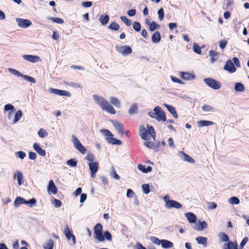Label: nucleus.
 <instances>
[{
  "mask_svg": "<svg viewBox=\"0 0 249 249\" xmlns=\"http://www.w3.org/2000/svg\"><path fill=\"white\" fill-rule=\"evenodd\" d=\"M93 99L95 104L99 106L103 110L111 114H115V109L105 98L98 95L94 94Z\"/></svg>",
  "mask_w": 249,
  "mask_h": 249,
  "instance_id": "nucleus-1",
  "label": "nucleus"
},
{
  "mask_svg": "<svg viewBox=\"0 0 249 249\" xmlns=\"http://www.w3.org/2000/svg\"><path fill=\"white\" fill-rule=\"evenodd\" d=\"M151 242L157 245H161V247L163 249H168L173 248L174 246L173 243L169 240L165 239L160 240L158 238L153 236L150 238Z\"/></svg>",
  "mask_w": 249,
  "mask_h": 249,
  "instance_id": "nucleus-2",
  "label": "nucleus"
},
{
  "mask_svg": "<svg viewBox=\"0 0 249 249\" xmlns=\"http://www.w3.org/2000/svg\"><path fill=\"white\" fill-rule=\"evenodd\" d=\"M153 110L154 112H156V115H155V119H156L158 122L166 121L165 113L160 107H156L154 108Z\"/></svg>",
  "mask_w": 249,
  "mask_h": 249,
  "instance_id": "nucleus-3",
  "label": "nucleus"
},
{
  "mask_svg": "<svg viewBox=\"0 0 249 249\" xmlns=\"http://www.w3.org/2000/svg\"><path fill=\"white\" fill-rule=\"evenodd\" d=\"M204 81L207 85L214 89H219L221 87V83L219 82L213 78H205Z\"/></svg>",
  "mask_w": 249,
  "mask_h": 249,
  "instance_id": "nucleus-4",
  "label": "nucleus"
},
{
  "mask_svg": "<svg viewBox=\"0 0 249 249\" xmlns=\"http://www.w3.org/2000/svg\"><path fill=\"white\" fill-rule=\"evenodd\" d=\"M72 142L74 147L78 150L81 153L84 154L86 152V148L83 146L79 140L74 136H71Z\"/></svg>",
  "mask_w": 249,
  "mask_h": 249,
  "instance_id": "nucleus-5",
  "label": "nucleus"
},
{
  "mask_svg": "<svg viewBox=\"0 0 249 249\" xmlns=\"http://www.w3.org/2000/svg\"><path fill=\"white\" fill-rule=\"evenodd\" d=\"M115 49L118 53L123 55L130 54L132 52L131 48L127 45H116Z\"/></svg>",
  "mask_w": 249,
  "mask_h": 249,
  "instance_id": "nucleus-6",
  "label": "nucleus"
},
{
  "mask_svg": "<svg viewBox=\"0 0 249 249\" xmlns=\"http://www.w3.org/2000/svg\"><path fill=\"white\" fill-rule=\"evenodd\" d=\"M16 22L18 27L22 28H27L32 24L30 20L21 18H17Z\"/></svg>",
  "mask_w": 249,
  "mask_h": 249,
  "instance_id": "nucleus-7",
  "label": "nucleus"
},
{
  "mask_svg": "<svg viewBox=\"0 0 249 249\" xmlns=\"http://www.w3.org/2000/svg\"><path fill=\"white\" fill-rule=\"evenodd\" d=\"M178 155L179 156V157L181 158V160H183L188 162L189 163H194L195 162V160L193 158L191 157L189 155H187V154L185 153L183 151H179L178 152Z\"/></svg>",
  "mask_w": 249,
  "mask_h": 249,
  "instance_id": "nucleus-8",
  "label": "nucleus"
},
{
  "mask_svg": "<svg viewBox=\"0 0 249 249\" xmlns=\"http://www.w3.org/2000/svg\"><path fill=\"white\" fill-rule=\"evenodd\" d=\"M64 233L68 240H72L73 244H75L76 238L75 236L71 233L70 229L68 226H66L64 229Z\"/></svg>",
  "mask_w": 249,
  "mask_h": 249,
  "instance_id": "nucleus-9",
  "label": "nucleus"
},
{
  "mask_svg": "<svg viewBox=\"0 0 249 249\" xmlns=\"http://www.w3.org/2000/svg\"><path fill=\"white\" fill-rule=\"evenodd\" d=\"M89 166L91 172V176L92 178H94L98 170V163L97 162H91L89 163Z\"/></svg>",
  "mask_w": 249,
  "mask_h": 249,
  "instance_id": "nucleus-10",
  "label": "nucleus"
},
{
  "mask_svg": "<svg viewBox=\"0 0 249 249\" xmlns=\"http://www.w3.org/2000/svg\"><path fill=\"white\" fill-rule=\"evenodd\" d=\"M22 57L26 61L32 63H36L40 60V57L37 55L24 54L22 55Z\"/></svg>",
  "mask_w": 249,
  "mask_h": 249,
  "instance_id": "nucleus-11",
  "label": "nucleus"
},
{
  "mask_svg": "<svg viewBox=\"0 0 249 249\" xmlns=\"http://www.w3.org/2000/svg\"><path fill=\"white\" fill-rule=\"evenodd\" d=\"M224 69L231 73H233L236 71V68L231 60H228L226 62Z\"/></svg>",
  "mask_w": 249,
  "mask_h": 249,
  "instance_id": "nucleus-12",
  "label": "nucleus"
},
{
  "mask_svg": "<svg viewBox=\"0 0 249 249\" xmlns=\"http://www.w3.org/2000/svg\"><path fill=\"white\" fill-rule=\"evenodd\" d=\"M112 124L115 127V129L122 135L124 132V129L122 124L116 121H112Z\"/></svg>",
  "mask_w": 249,
  "mask_h": 249,
  "instance_id": "nucleus-13",
  "label": "nucleus"
},
{
  "mask_svg": "<svg viewBox=\"0 0 249 249\" xmlns=\"http://www.w3.org/2000/svg\"><path fill=\"white\" fill-rule=\"evenodd\" d=\"M207 224L205 221H199L196 223L194 228L197 231H202L207 227Z\"/></svg>",
  "mask_w": 249,
  "mask_h": 249,
  "instance_id": "nucleus-14",
  "label": "nucleus"
},
{
  "mask_svg": "<svg viewBox=\"0 0 249 249\" xmlns=\"http://www.w3.org/2000/svg\"><path fill=\"white\" fill-rule=\"evenodd\" d=\"M179 75L182 79L186 80H191L195 78V75L189 72L180 71Z\"/></svg>",
  "mask_w": 249,
  "mask_h": 249,
  "instance_id": "nucleus-15",
  "label": "nucleus"
},
{
  "mask_svg": "<svg viewBox=\"0 0 249 249\" xmlns=\"http://www.w3.org/2000/svg\"><path fill=\"white\" fill-rule=\"evenodd\" d=\"M181 207L182 205L178 202L174 200H172L171 201H170L169 203H168L167 206L166 207V208L168 209L173 208L178 209Z\"/></svg>",
  "mask_w": 249,
  "mask_h": 249,
  "instance_id": "nucleus-16",
  "label": "nucleus"
},
{
  "mask_svg": "<svg viewBox=\"0 0 249 249\" xmlns=\"http://www.w3.org/2000/svg\"><path fill=\"white\" fill-rule=\"evenodd\" d=\"M223 249H238V244L236 242L229 241L223 246Z\"/></svg>",
  "mask_w": 249,
  "mask_h": 249,
  "instance_id": "nucleus-17",
  "label": "nucleus"
},
{
  "mask_svg": "<svg viewBox=\"0 0 249 249\" xmlns=\"http://www.w3.org/2000/svg\"><path fill=\"white\" fill-rule=\"evenodd\" d=\"M49 193H52L53 194H56L57 193V189L52 180L49 181V185L47 188Z\"/></svg>",
  "mask_w": 249,
  "mask_h": 249,
  "instance_id": "nucleus-18",
  "label": "nucleus"
},
{
  "mask_svg": "<svg viewBox=\"0 0 249 249\" xmlns=\"http://www.w3.org/2000/svg\"><path fill=\"white\" fill-rule=\"evenodd\" d=\"M35 150L41 156L44 157L46 155V151L40 147L37 143H35L33 145Z\"/></svg>",
  "mask_w": 249,
  "mask_h": 249,
  "instance_id": "nucleus-19",
  "label": "nucleus"
},
{
  "mask_svg": "<svg viewBox=\"0 0 249 249\" xmlns=\"http://www.w3.org/2000/svg\"><path fill=\"white\" fill-rule=\"evenodd\" d=\"M140 135L141 138L144 140H148L149 138H148V133L147 131L143 126H141L140 127Z\"/></svg>",
  "mask_w": 249,
  "mask_h": 249,
  "instance_id": "nucleus-20",
  "label": "nucleus"
},
{
  "mask_svg": "<svg viewBox=\"0 0 249 249\" xmlns=\"http://www.w3.org/2000/svg\"><path fill=\"white\" fill-rule=\"evenodd\" d=\"M14 178L15 179H17L18 183L19 186L22 184V181L23 179V175L21 172L17 171L14 173Z\"/></svg>",
  "mask_w": 249,
  "mask_h": 249,
  "instance_id": "nucleus-21",
  "label": "nucleus"
},
{
  "mask_svg": "<svg viewBox=\"0 0 249 249\" xmlns=\"http://www.w3.org/2000/svg\"><path fill=\"white\" fill-rule=\"evenodd\" d=\"M164 106L166 107L167 110L169 111V112L172 114V115L175 118H177L178 117V114L176 111L175 108L170 105H167L166 104H164Z\"/></svg>",
  "mask_w": 249,
  "mask_h": 249,
  "instance_id": "nucleus-22",
  "label": "nucleus"
},
{
  "mask_svg": "<svg viewBox=\"0 0 249 249\" xmlns=\"http://www.w3.org/2000/svg\"><path fill=\"white\" fill-rule=\"evenodd\" d=\"M185 216L187 217L188 221L190 223H194L196 221V216L192 213H185Z\"/></svg>",
  "mask_w": 249,
  "mask_h": 249,
  "instance_id": "nucleus-23",
  "label": "nucleus"
},
{
  "mask_svg": "<svg viewBox=\"0 0 249 249\" xmlns=\"http://www.w3.org/2000/svg\"><path fill=\"white\" fill-rule=\"evenodd\" d=\"M209 55L211 56V63H213L214 62L217 60L219 57L218 53L214 52L212 50L209 51Z\"/></svg>",
  "mask_w": 249,
  "mask_h": 249,
  "instance_id": "nucleus-24",
  "label": "nucleus"
},
{
  "mask_svg": "<svg viewBox=\"0 0 249 249\" xmlns=\"http://www.w3.org/2000/svg\"><path fill=\"white\" fill-rule=\"evenodd\" d=\"M109 19V18L107 14L102 15L99 18V21L101 22V24L104 26L107 24Z\"/></svg>",
  "mask_w": 249,
  "mask_h": 249,
  "instance_id": "nucleus-25",
  "label": "nucleus"
},
{
  "mask_svg": "<svg viewBox=\"0 0 249 249\" xmlns=\"http://www.w3.org/2000/svg\"><path fill=\"white\" fill-rule=\"evenodd\" d=\"M26 200L22 197H17L14 201V206L16 208H18L20 205L25 203Z\"/></svg>",
  "mask_w": 249,
  "mask_h": 249,
  "instance_id": "nucleus-26",
  "label": "nucleus"
},
{
  "mask_svg": "<svg viewBox=\"0 0 249 249\" xmlns=\"http://www.w3.org/2000/svg\"><path fill=\"white\" fill-rule=\"evenodd\" d=\"M161 40L160 34L159 32H155L152 36V41L154 43H158Z\"/></svg>",
  "mask_w": 249,
  "mask_h": 249,
  "instance_id": "nucleus-27",
  "label": "nucleus"
},
{
  "mask_svg": "<svg viewBox=\"0 0 249 249\" xmlns=\"http://www.w3.org/2000/svg\"><path fill=\"white\" fill-rule=\"evenodd\" d=\"M54 241L52 239L47 241L43 245L44 249H53Z\"/></svg>",
  "mask_w": 249,
  "mask_h": 249,
  "instance_id": "nucleus-28",
  "label": "nucleus"
},
{
  "mask_svg": "<svg viewBox=\"0 0 249 249\" xmlns=\"http://www.w3.org/2000/svg\"><path fill=\"white\" fill-rule=\"evenodd\" d=\"M196 241L198 244L203 245L204 247H206L207 246V238L206 237L199 236L196 238Z\"/></svg>",
  "mask_w": 249,
  "mask_h": 249,
  "instance_id": "nucleus-29",
  "label": "nucleus"
},
{
  "mask_svg": "<svg viewBox=\"0 0 249 249\" xmlns=\"http://www.w3.org/2000/svg\"><path fill=\"white\" fill-rule=\"evenodd\" d=\"M213 124V122L210 121L202 120L197 122V125L200 127L210 126Z\"/></svg>",
  "mask_w": 249,
  "mask_h": 249,
  "instance_id": "nucleus-30",
  "label": "nucleus"
},
{
  "mask_svg": "<svg viewBox=\"0 0 249 249\" xmlns=\"http://www.w3.org/2000/svg\"><path fill=\"white\" fill-rule=\"evenodd\" d=\"M110 103L114 105L116 107H120V102L118 98L114 97H111L109 99Z\"/></svg>",
  "mask_w": 249,
  "mask_h": 249,
  "instance_id": "nucleus-31",
  "label": "nucleus"
},
{
  "mask_svg": "<svg viewBox=\"0 0 249 249\" xmlns=\"http://www.w3.org/2000/svg\"><path fill=\"white\" fill-rule=\"evenodd\" d=\"M235 90L236 91L243 92L245 90V88L242 83H236L235 85Z\"/></svg>",
  "mask_w": 249,
  "mask_h": 249,
  "instance_id": "nucleus-32",
  "label": "nucleus"
},
{
  "mask_svg": "<svg viewBox=\"0 0 249 249\" xmlns=\"http://www.w3.org/2000/svg\"><path fill=\"white\" fill-rule=\"evenodd\" d=\"M101 132L103 133L104 135H105L107 137V141L110 138H112L113 136L111 132L107 129H103L101 130Z\"/></svg>",
  "mask_w": 249,
  "mask_h": 249,
  "instance_id": "nucleus-33",
  "label": "nucleus"
},
{
  "mask_svg": "<svg viewBox=\"0 0 249 249\" xmlns=\"http://www.w3.org/2000/svg\"><path fill=\"white\" fill-rule=\"evenodd\" d=\"M218 236L220 240L222 242H228L229 241V236L224 232H220Z\"/></svg>",
  "mask_w": 249,
  "mask_h": 249,
  "instance_id": "nucleus-34",
  "label": "nucleus"
},
{
  "mask_svg": "<svg viewBox=\"0 0 249 249\" xmlns=\"http://www.w3.org/2000/svg\"><path fill=\"white\" fill-rule=\"evenodd\" d=\"M138 112V107L136 104H134L132 105L128 111V113L130 115L135 114Z\"/></svg>",
  "mask_w": 249,
  "mask_h": 249,
  "instance_id": "nucleus-35",
  "label": "nucleus"
},
{
  "mask_svg": "<svg viewBox=\"0 0 249 249\" xmlns=\"http://www.w3.org/2000/svg\"><path fill=\"white\" fill-rule=\"evenodd\" d=\"M8 71L13 75H15L18 77H21L23 78V76L24 74L21 73L19 71H18L17 70L12 69V68H9Z\"/></svg>",
  "mask_w": 249,
  "mask_h": 249,
  "instance_id": "nucleus-36",
  "label": "nucleus"
},
{
  "mask_svg": "<svg viewBox=\"0 0 249 249\" xmlns=\"http://www.w3.org/2000/svg\"><path fill=\"white\" fill-rule=\"evenodd\" d=\"M77 163V160L76 159L73 158L67 161V164L71 167H74L76 166Z\"/></svg>",
  "mask_w": 249,
  "mask_h": 249,
  "instance_id": "nucleus-37",
  "label": "nucleus"
},
{
  "mask_svg": "<svg viewBox=\"0 0 249 249\" xmlns=\"http://www.w3.org/2000/svg\"><path fill=\"white\" fill-rule=\"evenodd\" d=\"M22 116V111L20 110H18L16 113L13 123H16L18 122L21 119Z\"/></svg>",
  "mask_w": 249,
  "mask_h": 249,
  "instance_id": "nucleus-38",
  "label": "nucleus"
},
{
  "mask_svg": "<svg viewBox=\"0 0 249 249\" xmlns=\"http://www.w3.org/2000/svg\"><path fill=\"white\" fill-rule=\"evenodd\" d=\"M48 135V133L46 130L43 128H40L38 132V135L40 138H44L47 137Z\"/></svg>",
  "mask_w": 249,
  "mask_h": 249,
  "instance_id": "nucleus-39",
  "label": "nucleus"
},
{
  "mask_svg": "<svg viewBox=\"0 0 249 249\" xmlns=\"http://www.w3.org/2000/svg\"><path fill=\"white\" fill-rule=\"evenodd\" d=\"M119 25L115 22H113L108 26V28L113 31H117L119 29Z\"/></svg>",
  "mask_w": 249,
  "mask_h": 249,
  "instance_id": "nucleus-40",
  "label": "nucleus"
},
{
  "mask_svg": "<svg viewBox=\"0 0 249 249\" xmlns=\"http://www.w3.org/2000/svg\"><path fill=\"white\" fill-rule=\"evenodd\" d=\"M48 19L58 24H62L64 23V20L59 18L51 17L48 18Z\"/></svg>",
  "mask_w": 249,
  "mask_h": 249,
  "instance_id": "nucleus-41",
  "label": "nucleus"
},
{
  "mask_svg": "<svg viewBox=\"0 0 249 249\" xmlns=\"http://www.w3.org/2000/svg\"><path fill=\"white\" fill-rule=\"evenodd\" d=\"M108 142L109 143L112 144H117V145H121L122 144V142L120 140H117L115 138H110L108 140Z\"/></svg>",
  "mask_w": 249,
  "mask_h": 249,
  "instance_id": "nucleus-42",
  "label": "nucleus"
},
{
  "mask_svg": "<svg viewBox=\"0 0 249 249\" xmlns=\"http://www.w3.org/2000/svg\"><path fill=\"white\" fill-rule=\"evenodd\" d=\"M229 202L231 204H238L240 203V200L237 197L233 196L229 199Z\"/></svg>",
  "mask_w": 249,
  "mask_h": 249,
  "instance_id": "nucleus-43",
  "label": "nucleus"
},
{
  "mask_svg": "<svg viewBox=\"0 0 249 249\" xmlns=\"http://www.w3.org/2000/svg\"><path fill=\"white\" fill-rule=\"evenodd\" d=\"M160 28V25L157 24L155 22L153 21L150 24L149 30L151 32H153L155 30L158 29Z\"/></svg>",
  "mask_w": 249,
  "mask_h": 249,
  "instance_id": "nucleus-44",
  "label": "nucleus"
},
{
  "mask_svg": "<svg viewBox=\"0 0 249 249\" xmlns=\"http://www.w3.org/2000/svg\"><path fill=\"white\" fill-rule=\"evenodd\" d=\"M147 128H148V130L147 131L148 134H151V136L154 139H155V137L156 136V133H155V131L154 130L153 127L152 126H148L147 125Z\"/></svg>",
  "mask_w": 249,
  "mask_h": 249,
  "instance_id": "nucleus-45",
  "label": "nucleus"
},
{
  "mask_svg": "<svg viewBox=\"0 0 249 249\" xmlns=\"http://www.w3.org/2000/svg\"><path fill=\"white\" fill-rule=\"evenodd\" d=\"M94 233L102 232L103 227L100 223L97 224L94 226Z\"/></svg>",
  "mask_w": 249,
  "mask_h": 249,
  "instance_id": "nucleus-46",
  "label": "nucleus"
},
{
  "mask_svg": "<svg viewBox=\"0 0 249 249\" xmlns=\"http://www.w3.org/2000/svg\"><path fill=\"white\" fill-rule=\"evenodd\" d=\"M120 19H121V20L127 26H130L131 23H132V22L131 21L130 19H128L125 16H122L120 18Z\"/></svg>",
  "mask_w": 249,
  "mask_h": 249,
  "instance_id": "nucleus-47",
  "label": "nucleus"
},
{
  "mask_svg": "<svg viewBox=\"0 0 249 249\" xmlns=\"http://www.w3.org/2000/svg\"><path fill=\"white\" fill-rule=\"evenodd\" d=\"M15 156L17 157H18L21 160H23L26 157V154L25 152L20 151L16 152Z\"/></svg>",
  "mask_w": 249,
  "mask_h": 249,
  "instance_id": "nucleus-48",
  "label": "nucleus"
},
{
  "mask_svg": "<svg viewBox=\"0 0 249 249\" xmlns=\"http://www.w3.org/2000/svg\"><path fill=\"white\" fill-rule=\"evenodd\" d=\"M110 175L116 179H119L120 178L119 176L116 173L113 167L111 168V171L110 173Z\"/></svg>",
  "mask_w": 249,
  "mask_h": 249,
  "instance_id": "nucleus-49",
  "label": "nucleus"
},
{
  "mask_svg": "<svg viewBox=\"0 0 249 249\" xmlns=\"http://www.w3.org/2000/svg\"><path fill=\"white\" fill-rule=\"evenodd\" d=\"M158 14L159 20L160 21H162L164 17V11L162 8L158 10Z\"/></svg>",
  "mask_w": 249,
  "mask_h": 249,
  "instance_id": "nucleus-50",
  "label": "nucleus"
},
{
  "mask_svg": "<svg viewBox=\"0 0 249 249\" xmlns=\"http://www.w3.org/2000/svg\"><path fill=\"white\" fill-rule=\"evenodd\" d=\"M142 191L145 194H147L150 192L149 186L148 184H144L142 186Z\"/></svg>",
  "mask_w": 249,
  "mask_h": 249,
  "instance_id": "nucleus-51",
  "label": "nucleus"
},
{
  "mask_svg": "<svg viewBox=\"0 0 249 249\" xmlns=\"http://www.w3.org/2000/svg\"><path fill=\"white\" fill-rule=\"evenodd\" d=\"M133 27L136 32H139L141 30V25L138 22H134Z\"/></svg>",
  "mask_w": 249,
  "mask_h": 249,
  "instance_id": "nucleus-52",
  "label": "nucleus"
},
{
  "mask_svg": "<svg viewBox=\"0 0 249 249\" xmlns=\"http://www.w3.org/2000/svg\"><path fill=\"white\" fill-rule=\"evenodd\" d=\"M193 50L198 54H200L201 53L200 47L196 43H194L193 45Z\"/></svg>",
  "mask_w": 249,
  "mask_h": 249,
  "instance_id": "nucleus-53",
  "label": "nucleus"
},
{
  "mask_svg": "<svg viewBox=\"0 0 249 249\" xmlns=\"http://www.w3.org/2000/svg\"><path fill=\"white\" fill-rule=\"evenodd\" d=\"M23 78L26 81L30 82L32 83H36V80L35 78H34L32 77L29 76L27 75H24L23 76Z\"/></svg>",
  "mask_w": 249,
  "mask_h": 249,
  "instance_id": "nucleus-54",
  "label": "nucleus"
},
{
  "mask_svg": "<svg viewBox=\"0 0 249 249\" xmlns=\"http://www.w3.org/2000/svg\"><path fill=\"white\" fill-rule=\"evenodd\" d=\"M36 202V199L34 198H33L29 200H26L25 204L28 205L30 207H32L33 205H35Z\"/></svg>",
  "mask_w": 249,
  "mask_h": 249,
  "instance_id": "nucleus-55",
  "label": "nucleus"
},
{
  "mask_svg": "<svg viewBox=\"0 0 249 249\" xmlns=\"http://www.w3.org/2000/svg\"><path fill=\"white\" fill-rule=\"evenodd\" d=\"M95 238L98 239L99 241L103 242L105 240V237L102 234V232L95 233Z\"/></svg>",
  "mask_w": 249,
  "mask_h": 249,
  "instance_id": "nucleus-56",
  "label": "nucleus"
},
{
  "mask_svg": "<svg viewBox=\"0 0 249 249\" xmlns=\"http://www.w3.org/2000/svg\"><path fill=\"white\" fill-rule=\"evenodd\" d=\"M59 95L70 97L71 94L68 91L59 89Z\"/></svg>",
  "mask_w": 249,
  "mask_h": 249,
  "instance_id": "nucleus-57",
  "label": "nucleus"
},
{
  "mask_svg": "<svg viewBox=\"0 0 249 249\" xmlns=\"http://www.w3.org/2000/svg\"><path fill=\"white\" fill-rule=\"evenodd\" d=\"M202 109L204 111H206V112H211V111H213V107H212L211 106H210L209 105H204L202 107Z\"/></svg>",
  "mask_w": 249,
  "mask_h": 249,
  "instance_id": "nucleus-58",
  "label": "nucleus"
},
{
  "mask_svg": "<svg viewBox=\"0 0 249 249\" xmlns=\"http://www.w3.org/2000/svg\"><path fill=\"white\" fill-rule=\"evenodd\" d=\"M207 206L209 209H214L216 208L217 204L213 202H208L207 203Z\"/></svg>",
  "mask_w": 249,
  "mask_h": 249,
  "instance_id": "nucleus-59",
  "label": "nucleus"
},
{
  "mask_svg": "<svg viewBox=\"0 0 249 249\" xmlns=\"http://www.w3.org/2000/svg\"><path fill=\"white\" fill-rule=\"evenodd\" d=\"M66 84L71 87L75 88H81V86L77 83L75 82H66Z\"/></svg>",
  "mask_w": 249,
  "mask_h": 249,
  "instance_id": "nucleus-60",
  "label": "nucleus"
},
{
  "mask_svg": "<svg viewBox=\"0 0 249 249\" xmlns=\"http://www.w3.org/2000/svg\"><path fill=\"white\" fill-rule=\"evenodd\" d=\"M104 237L108 241H111L112 239V235L108 231L104 232Z\"/></svg>",
  "mask_w": 249,
  "mask_h": 249,
  "instance_id": "nucleus-61",
  "label": "nucleus"
},
{
  "mask_svg": "<svg viewBox=\"0 0 249 249\" xmlns=\"http://www.w3.org/2000/svg\"><path fill=\"white\" fill-rule=\"evenodd\" d=\"M86 160L90 162H93L94 160V156L91 153H88L86 156Z\"/></svg>",
  "mask_w": 249,
  "mask_h": 249,
  "instance_id": "nucleus-62",
  "label": "nucleus"
},
{
  "mask_svg": "<svg viewBox=\"0 0 249 249\" xmlns=\"http://www.w3.org/2000/svg\"><path fill=\"white\" fill-rule=\"evenodd\" d=\"M171 79L172 81L174 83H178L180 84H184L183 82H182L180 80L178 79V78H177L174 76H171Z\"/></svg>",
  "mask_w": 249,
  "mask_h": 249,
  "instance_id": "nucleus-63",
  "label": "nucleus"
},
{
  "mask_svg": "<svg viewBox=\"0 0 249 249\" xmlns=\"http://www.w3.org/2000/svg\"><path fill=\"white\" fill-rule=\"evenodd\" d=\"M163 200L165 202V207H166L168 204V203H169V202L172 200L170 199L169 196L166 195L163 197Z\"/></svg>",
  "mask_w": 249,
  "mask_h": 249,
  "instance_id": "nucleus-64",
  "label": "nucleus"
}]
</instances>
